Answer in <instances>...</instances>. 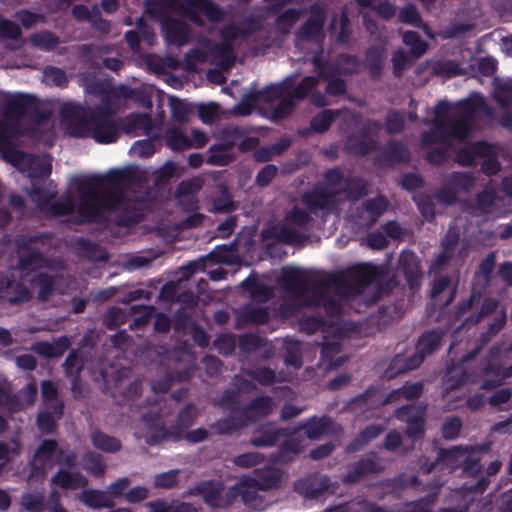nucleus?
Listing matches in <instances>:
<instances>
[{
    "instance_id": "17",
    "label": "nucleus",
    "mask_w": 512,
    "mask_h": 512,
    "mask_svg": "<svg viewBox=\"0 0 512 512\" xmlns=\"http://www.w3.org/2000/svg\"><path fill=\"white\" fill-rule=\"evenodd\" d=\"M330 479L321 474H313L306 478L298 480L295 485V491L305 499L319 500L323 498L330 488Z\"/></svg>"
},
{
    "instance_id": "63",
    "label": "nucleus",
    "mask_w": 512,
    "mask_h": 512,
    "mask_svg": "<svg viewBox=\"0 0 512 512\" xmlns=\"http://www.w3.org/2000/svg\"><path fill=\"white\" fill-rule=\"evenodd\" d=\"M423 391V385L420 382L405 384L400 389L393 391L389 397L388 401L393 397H403L405 399L411 400L418 398Z\"/></svg>"
},
{
    "instance_id": "2",
    "label": "nucleus",
    "mask_w": 512,
    "mask_h": 512,
    "mask_svg": "<svg viewBox=\"0 0 512 512\" xmlns=\"http://www.w3.org/2000/svg\"><path fill=\"white\" fill-rule=\"evenodd\" d=\"M377 276L376 267L370 264H358L322 277H316L298 267H284L280 280L293 299L283 302L280 312L285 316H293L300 307L323 306L328 313L337 315L342 310L339 299L361 294L362 289Z\"/></svg>"
},
{
    "instance_id": "27",
    "label": "nucleus",
    "mask_w": 512,
    "mask_h": 512,
    "mask_svg": "<svg viewBox=\"0 0 512 512\" xmlns=\"http://www.w3.org/2000/svg\"><path fill=\"white\" fill-rule=\"evenodd\" d=\"M68 347V339L66 337H60L53 343L38 341L32 345L31 350L39 356L50 359L61 357Z\"/></svg>"
},
{
    "instance_id": "48",
    "label": "nucleus",
    "mask_w": 512,
    "mask_h": 512,
    "mask_svg": "<svg viewBox=\"0 0 512 512\" xmlns=\"http://www.w3.org/2000/svg\"><path fill=\"white\" fill-rule=\"evenodd\" d=\"M399 20L402 23L409 24L418 28H423L426 34L429 35L428 27L423 23L415 5L408 4L404 6L399 12Z\"/></svg>"
},
{
    "instance_id": "1",
    "label": "nucleus",
    "mask_w": 512,
    "mask_h": 512,
    "mask_svg": "<svg viewBox=\"0 0 512 512\" xmlns=\"http://www.w3.org/2000/svg\"><path fill=\"white\" fill-rule=\"evenodd\" d=\"M78 203L70 196L56 199L55 194L39 187L27 191L37 208L52 216H63L77 210L82 219L109 221L127 226L142 219L140 205L143 195L128 187L124 173L110 172L106 176L78 177L75 179Z\"/></svg>"
},
{
    "instance_id": "38",
    "label": "nucleus",
    "mask_w": 512,
    "mask_h": 512,
    "mask_svg": "<svg viewBox=\"0 0 512 512\" xmlns=\"http://www.w3.org/2000/svg\"><path fill=\"white\" fill-rule=\"evenodd\" d=\"M302 230L287 220L277 231V237L286 244H301L307 239Z\"/></svg>"
},
{
    "instance_id": "5",
    "label": "nucleus",
    "mask_w": 512,
    "mask_h": 512,
    "mask_svg": "<svg viewBox=\"0 0 512 512\" xmlns=\"http://www.w3.org/2000/svg\"><path fill=\"white\" fill-rule=\"evenodd\" d=\"M62 116L68 133L78 138H93L98 143L115 142L120 130L108 110L102 107H83L67 104L62 108Z\"/></svg>"
},
{
    "instance_id": "45",
    "label": "nucleus",
    "mask_w": 512,
    "mask_h": 512,
    "mask_svg": "<svg viewBox=\"0 0 512 512\" xmlns=\"http://www.w3.org/2000/svg\"><path fill=\"white\" fill-rule=\"evenodd\" d=\"M233 488L237 490V497L240 496L246 506L254 509L263 507V499L254 487L234 485Z\"/></svg>"
},
{
    "instance_id": "6",
    "label": "nucleus",
    "mask_w": 512,
    "mask_h": 512,
    "mask_svg": "<svg viewBox=\"0 0 512 512\" xmlns=\"http://www.w3.org/2000/svg\"><path fill=\"white\" fill-rule=\"evenodd\" d=\"M220 405L228 415L211 425L219 435H229L245 428L270 416L276 408V402L270 396L255 397L248 404L241 406L238 394L234 391H226L220 399Z\"/></svg>"
},
{
    "instance_id": "57",
    "label": "nucleus",
    "mask_w": 512,
    "mask_h": 512,
    "mask_svg": "<svg viewBox=\"0 0 512 512\" xmlns=\"http://www.w3.org/2000/svg\"><path fill=\"white\" fill-rule=\"evenodd\" d=\"M385 50L383 47H371L366 51L365 61L373 74H378L382 68Z\"/></svg>"
},
{
    "instance_id": "59",
    "label": "nucleus",
    "mask_w": 512,
    "mask_h": 512,
    "mask_svg": "<svg viewBox=\"0 0 512 512\" xmlns=\"http://www.w3.org/2000/svg\"><path fill=\"white\" fill-rule=\"evenodd\" d=\"M365 208H367L368 212L370 213V220L371 221H378V219L384 214V212L388 208V202L387 200L382 197L378 196L372 199H368L362 204Z\"/></svg>"
},
{
    "instance_id": "64",
    "label": "nucleus",
    "mask_w": 512,
    "mask_h": 512,
    "mask_svg": "<svg viewBox=\"0 0 512 512\" xmlns=\"http://www.w3.org/2000/svg\"><path fill=\"white\" fill-rule=\"evenodd\" d=\"M31 41L35 46L43 50H51L55 48L59 43L58 37L49 31H44L33 35L31 37Z\"/></svg>"
},
{
    "instance_id": "26",
    "label": "nucleus",
    "mask_w": 512,
    "mask_h": 512,
    "mask_svg": "<svg viewBox=\"0 0 512 512\" xmlns=\"http://www.w3.org/2000/svg\"><path fill=\"white\" fill-rule=\"evenodd\" d=\"M89 438L93 447L102 452L114 454L122 449V443L118 438L108 435L98 428L91 430Z\"/></svg>"
},
{
    "instance_id": "32",
    "label": "nucleus",
    "mask_w": 512,
    "mask_h": 512,
    "mask_svg": "<svg viewBox=\"0 0 512 512\" xmlns=\"http://www.w3.org/2000/svg\"><path fill=\"white\" fill-rule=\"evenodd\" d=\"M483 374L486 376L494 377V379L486 380L482 383L483 389L491 390L501 385L504 379L512 376V365H510L509 367H502L501 365L488 362L483 367Z\"/></svg>"
},
{
    "instance_id": "14",
    "label": "nucleus",
    "mask_w": 512,
    "mask_h": 512,
    "mask_svg": "<svg viewBox=\"0 0 512 512\" xmlns=\"http://www.w3.org/2000/svg\"><path fill=\"white\" fill-rule=\"evenodd\" d=\"M308 19L296 32V39L302 42L317 40L320 38L326 20V10L323 5L314 3L309 8Z\"/></svg>"
},
{
    "instance_id": "53",
    "label": "nucleus",
    "mask_w": 512,
    "mask_h": 512,
    "mask_svg": "<svg viewBox=\"0 0 512 512\" xmlns=\"http://www.w3.org/2000/svg\"><path fill=\"white\" fill-rule=\"evenodd\" d=\"M241 316L245 322L254 324H264L269 319V313L266 308L254 307L252 305H246L242 310Z\"/></svg>"
},
{
    "instance_id": "37",
    "label": "nucleus",
    "mask_w": 512,
    "mask_h": 512,
    "mask_svg": "<svg viewBox=\"0 0 512 512\" xmlns=\"http://www.w3.org/2000/svg\"><path fill=\"white\" fill-rule=\"evenodd\" d=\"M304 12L305 10L298 8H288L283 11L280 15H278L275 21V27L277 31L282 34L290 33L292 27Z\"/></svg>"
},
{
    "instance_id": "55",
    "label": "nucleus",
    "mask_w": 512,
    "mask_h": 512,
    "mask_svg": "<svg viewBox=\"0 0 512 512\" xmlns=\"http://www.w3.org/2000/svg\"><path fill=\"white\" fill-rule=\"evenodd\" d=\"M244 374L253 378L259 384L263 386L272 385L276 380L275 371L269 367H259L256 369H248L244 371Z\"/></svg>"
},
{
    "instance_id": "52",
    "label": "nucleus",
    "mask_w": 512,
    "mask_h": 512,
    "mask_svg": "<svg viewBox=\"0 0 512 512\" xmlns=\"http://www.w3.org/2000/svg\"><path fill=\"white\" fill-rule=\"evenodd\" d=\"M180 469H172L153 477V485L156 488L172 489L179 483Z\"/></svg>"
},
{
    "instance_id": "19",
    "label": "nucleus",
    "mask_w": 512,
    "mask_h": 512,
    "mask_svg": "<svg viewBox=\"0 0 512 512\" xmlns=\"http://www.w3.org/2000/svg\"><path fill=\"white\" fill-rule=\"evenodd\" d=\"M441 340L442 333L439 331L424 333L418 341L416 354L407 360L405 369L412 370L419 367L427 356L440 347Z\"/></svg>"
},
{
    "instance_id": "39",
    "label": "nucleus",
    "mask_w": 512,
    "mask_h": 512,
    "mask_svg": "<svg viewBox=\"0 0 512 512\" xmlns=\"http://www.w3.org/2000/svg\"><path fill=\"white\" fill-rule=\"evenodd\" d=\"M45 501L43 492L30 491L21 495L19 504L27 512H44Z\"/></svg>"
},
{
    "instance_id": "3",
    "label": "nucleus",
    "mask_w": 512,
    "mask_h": 512,
    "mask_svg": "<svg viewBox=\"0 0 512 512\" xmlns=\"http://www.w3.org/2000/svg\"><path fill=\"white\" fill-rule=\"evenodd\" d=\"M486 107L485 98L472 92L466 99L451 104L443 100L434 108L432 129L421 134V142L431 145L437 142L449 145L451 140L464 141L478 111Z\"/></svg>"
},
{
    "instance_id": "40",
    "label": "nucleus",
    "mask_w": 512,
    "mask_h": 512,
    "mask_svg": "<svg viewBox=\"0 0 512 512\" xmlns=\"http://www.w3.org/2000/svg\"><path fill=\"white\" fill-rule=\"evenodd\" d=\"M493 85V97L495 101L505 108L512 106V81H500L495 78Z\"/></svg>"
},
{
    "instance_id": "50",
    "label": "nucleus",
    "mask_w": 512,
    "mask_h": 512,
    "mask_svg": "<svg viewBox=\"0 0 512 512\" xmlns=\"http://www.w3.org/2000/svg\"><path fill=\"white\" fill-rule=\"evenodd\" d=\"M447 182L458 192H469L474 187V177L466 172H453Z\"/></svg>"
},
{
    "instance_id": "7",
    "label": "nucleus",
    "mask_w": 512,
    "mask_h": 512,
    "mask_svg": "<svg viewBox=\"0 0 512 512\" xmlns=\"http://www.w3.org/2000/svg\"><path fill=\"white\" fill-rule=\"evenodd\" d=\"M326 188L305 193L303 204L311 211L332 210L336 204L358 200L367 194V184L360 178H345L340 169H330L325 173Z\"/></svg>"
},
{
    "instance_id": "56",
    "label": "nucleus",
    "mask_w": 512,
    "mask_h": 512,
    "mask_svg": "<svg viewBox=\"0 0 512 512\" xmlns=\"http://www.w3.org/2000/svg\"><path fill=\"white\" fill-rule=\"evenodd\" d=\"M300 342L294 339L284 341V350L286 352L285 362L294 367H301L302 359L300 355Z\"/></svg>"
},
{
    "instance_id": "42",
    "label": "nucleus",
    "mask_w": 512,
    "mask_h": 512,
    "mask_svg": "<svg viewBox=\"0 0 512 512\" xmlns=\"http://www.w3.org/2000/svg\"><path fill=\"white\" fill-rule=\"evenodd\" d=\"M235 209L236 205L232 200V196L228 189L225 186L220 185L219 195L212 199V208L210 211L214 213H230Z\"/></svg>"
},
{
    "instance_id": "11",
    "label": "nucleus",
    "mask_w": 512,
    "mask_h": 512,
    "mask_svg": "<svg viewBox=\"0 0 512 512\" xmlns=\"http://www.w3.org/2000/svg\"><path fill=\"white\" fill-rule=\"evenodd\" d=\"M195 493L211 508H226L237 498L235 488L225 486L219 481H202L195 487Z\"/></svg>"
},
{
    "instance_id": "31",
    "label": "nucleus",
    "mask_w": 512,
    "mask_h": 512,
    "mask_svg": "<svg viewBox=\"0 0 512 512\" xmlns=\"http://www.w3.org/2000/svg\"><path fill=\"white\" fill-rule=\"evenodd\" d=\"M58 448V443L54 439H44L38 448L36 449L31 465L34 469H42L44 468L53 458L56 450Z\"/></svg>"
},
{
    "instance_id": "35",
    "label": "nucleus",
    "mask_w": 512,
    "mask_h": 512,
    "mask_svg": "<svg viewBox=\"0 0 512 512\" xmlns=\"http://www.w3.org/2000/svg\"><path fill=\"white\" fill-rule=\"evenodd\" d=\"M82 468L94 477L104 475L107 465L101 454L89 450L82 455Z\"/></svg>"
},
{
    "instance_id": "13",
    "label": "nucleus",
    "mask_w": 512,
    "mask_h": 512,
    "mask_svg": "<svg viewBox=\"0 0 512 512\" xmlns=\"http://www.w3.org/2000/svg\"><path fill=\"white\" fill-rule=\"evenodd\" d=\"M204 180L196 176L182 180L175 190L176 205L184 212H194L199 209L197 195L202 189Z\"/></svg>"
},
{
    "instance_id": "21",
    "label": "nucleus",
    "mask_w": 512,
    "mask_h": 512,
    "mask_svg": "<svg viewBox=\"0 0 512 512\" xmlns=\"http://www.w3.org/2000/svg\"><path fill=\"white\" fill-rule=\"evenodd\" d=\"M292 433L291 430L286 428L263 426L254 432L250 443L255 447H272L280 438L289 436Z\"/></svg>"
},
{
    "instance_id": "20",
    "label": "nucleus",
    "mask_w": 512,
    "mask_h": 512,
    "mask_svg": "<svg viewBox=\"0 0 512 512\" xmlns=\"http://www.w3.org/2000/svg\"><path fill=\"white\" fill-rule=\"evenodd\" d=\"M398 269L405 275L411 289L418 285L421 275L420 262L417 255L411 251H403L398 260Z\"/></svg>"
},
{
    "instance_id": "33",
    "label": "nucleus",
    "mask_w": 512,
    "mask_h": 512,
    "mask_svg": "<svg viewBox=\"0 0 512 512\" xmlns=\"http://www.w3.org/2000/svg\"><path fill=\"white\" fill-rule=\"evenodd\" d=\"M506 323V313L502 311V313L497 316L493 322L489 325L488 330L481 335V344L473 349L471 352L466 354L463 358V362H469L481 351L483 346L487 344L505 325Z\"/></svg>"
},
{
    "instance_id": "4",
    "label": "nucleus",
    "mask_w": 512,
    "mask_h": 512,
    "mask_svg": "<svg viewBox=\"0 0 512 512\" xmlns=\"http://www.w3.org/2000/svg\"><path fill=\"white\" fill-rule=\"evenodd\" d=\"M24 107L18 101H11L0 118V151L2 157L29 178H45L51 173V158L48 155L26 154L12 146V140L21 135L20 119Z\"/></svg>"
},
{
    "instance_id": "47",
    "label": "nucleus",
    "mask_w": 512,
    "mask_h": 512,
    "mask_svg": "<svg viewBox=\"0 0 512 512\" xmlns=\"http://www.w3.org/2000/svg\"><path fill=\"white\" fill-rule=\"evenodd\" d=\"M480 449L477 446H468L467 457L463 462V473L474 476L482 470L481 459L479 455Z\"/></svg>"
},
{
    "instance_id": "43",
    "label": "nucleus",
    "mask_w": 512,
    "mask_h": 512,
    "mask_svg": "<svg viewBox=\"0 0 512 512\" xmlns=\"http://www.w3.org/2000/svg\"><path fill=\"white\" fill-rule=\"evenodd\" d=\"M304 447V439L301 436H291L280 445L279 454L283 460L290 461L301 453Z\"/></svg>"
},
{
    "instance_id": "23",
    "label": "nucleus",
    "mask_w": 512,
    "mask_h": 512,
    "mask_svg": "<svg viewBox=\"0 0 512 512\" xmlns=\"http://www.w3.org/2000/svg\"><path fill=\"white\" fill-rule=\"evenodd\" d=\"M51 484L65 490H77L88 485V479L81 472L59 469L50 479Z\"/></svg>"
},
{
    "instance_id": "12",
    "label": "nucleus",
    "mask_w": 512,
    "mask_h": 512,
    "mask_svg": "<svg viewBox=\"0 0 512 512\" xmlns=\"http://www.w3.org/2000/svg\"><path fill=\"white\" fill-rule=\"evenodd\" d=\"M162 2L176 10L179 15L189 17L193 22L198 23L197 13H203L211 22H218L222 19V11L211 1L207 0H163Z\"/></svg>"
},
{
    "instance_id": "54",
    "label": "nucleus",
    "mask_w": 512,
    "mask_h": 512,
    "mask_svg": "<svg viewBox=\"0 0 512 512\" xmlns=\"http://www.w3.org/2000/svg\"><path fill=\"white\" fill-rule=\"evenodd\" d=\"M126 320V311L119 307L109 308L103 318V322L109 330H116L120 325L124 324Z\"/></svg>"
},
{
    "instance_id": "15",
    "label": "nucleus",
    "mask_w": 512,
    "mask_h": 512,
    "mask_svg": "<svg viewBox=\"0 0 512 512\" xmlns=\"http://www.w3.org/2000/svg\"><path fill=\"white\" fill-rule=\"evenodd\" d=\"M468 446H452L450 448H441L437 452L435 461L425 468L430 473L436 467L441 470H448L450 473L462 467L465 457H467Z\"/></svg>"
},
{
    "instance_id": "44",
    "label": "nucleus",
    "mask_w": 512,
    "mask_h": 512,
    "mask_svg": "<svg viewBox=\"0 0 512 512\" xmlns=\"http://www.w3.org/2000/svg\"><path fill=\"white\" fill-rule=\"evenodd\" d=\"M341 110L326 109L314 116L311 120V129L317 133L326 132L334 119L341 114Z\"/></svg>"
},
{
    "instance_id": "10",
    "label": "nucleus",
    "mask_w": 512,
    "mask_h": 512,
    "mask_svg": "<svg viewBox=\"0 0 512 512\" xmlns=\"http://www.w3.org/2000/svg\"><path fill=\"white\" fill-rule=\"evenodd\" d=\"M42 237L40 235L35 236H22L17 239V247L19 253L18 268L21 271H27L29 269H40V268H53L52 261L41 253L37 248L33 247L32 244L38 242Z\"/></svg>"
},
{
    "instance_id": "16",
    "label": "nucleus",
    "mask_w": 512,
    "mask_h": 512,
    "mask_svg": "<svg viewBox=\"0 0 512 512\" xmlns=\"http://www.w3.org/2000/svg\"><path fill=\"white\" fill-rule=\"evenodd\" d=\"M383 470L380 458L376 453H369L348 466L346 475L342 478L345 484H354L370 474H378Z\"/></svg>"
},
{
    "instance_id": "22",
    "label": "nucleus",
    "mask_w": 512,
    "mask_h": 512,
    "mask_svg": "<svg viewBox=\"0 0 512 512\" xmlns=\"http://www.w3.org/2000/svg\"><path fill=\"white\" fill-rule=\"evenodd\" d=\"M497 195L494 190L486 189L477 194L475 203L464 204V211L471 216L482 217L492 213Z\"/></svg>"
},
{
    "instance_id": "41",
    "label": "nucleus",
    "mask_w": 512,
    "mask_h": 512,
    "mask_svg": "<svg viewBox=\"0 0 512 512\" xmlns=\"http://www.w3.org/2000/svg\"><path fill=\"white\" fill-rule=\"evenodd\" d=\"M167 145L172 150H185L193 147L192 141L180 128L170 127L165 134Z\"/></svg>"
},
{
    "instance_id": "60",
    "label": "nucleus",
    "mask_w": 512,
    "mask_h": 512,
    "mask_svg": "<svg viewBox=\"0 0 512 512\" xmlns=\"http://www.w3.org/2000/svg\"><path fill=\"white\" fill-rule=\"evenodd\" d=\"M43 75L48 84L64 88L68 85V78L61 68L48 66L44 69Z\"/></svg>"
},
{
    "instance_id": "58",
    "label": "nucleus",
    "mask_w": 512,
    "mask_h": 512,
    "mask_svg": "<svg viewBox=\"0 0 512 512\" xmlns=\"http://www.w3.org/2000/svg\"><path fill=\"white\" fill-rule=\"evenodd\" d=\"M384 154L394 162L407 161L409 159L408 148L397 141H390L384 149Z\"/></svg>"
},
{
    "instance_id": "9",
    "label": "nucleus",
    "mask_w": 512,
    "mask_h": 512,
    "mask_svg": "<svg viewBox=\"0 0 512 512\" xmlns=\"http://www.w3.org/2000/svg\"><path fill=\"white\" fill-rule=\"evenodd\" d=\"M162 1H148L147 12L160 20L168 44L178 47L186 45L191 38L190 26L185 21L169 17L170 13H179Z\"/></svg>"
},
{
    "instance_id": "46",
    "label": "nucleus",
    "mask_w": 512,
    "mask_h": 512,
    "mask_svg": "<svg viewBox=\"0 0 512 512\" xmlns=\"http://www.w3.org/2000/svg\"><path fill=\"white\" fill-rule=\"evenodd\" d=\"M402 40L410 47V52L415 58L423 56L427 51L428 45L421 39L418 32L406 31L402 35Z\"/></svg>"
},
{
    "instance_id": "8",
    "label": "nucleus",
    "mask_w": 512,
    "mask_h": 512,
    "mask_svg": "<svg viewBox=\"0 0 512 512\" xmlns=\"http://www.w3.org/2000/svg\"><path fill=\"white\" fill-rule=\"evenodd\" d=\"M171 412L172 409L167 402H163L142 414L143 422L152 431L150 444L165 440H181L186 430L198 417L197 407L187 404L179 411L176 423L166 428L163 421Z\"/></svg>"
},
{
    "instance_id": "24",
    "label": "nucleus",
    "mask_w": 512,
    "mask_h": 512,
    "mask_svg": "<svg viewBox=\"0 0 512 512\" xmlns=\"http://www.w3.org/2000/svg\"><path fill=\"white\" fill-rule=\"evenodd\" d=\"M333 424L329 417L310 418L301 421L294 432L305 430V435L310 440H318L328 432V429Z\"/></svg>"
},
{
    "instance_id": "61",
    "label": "nucleus",
    "mask_w": 512,
    "mask_h": 512,
    "mask_svg": "<svg viewBox=\"0 0 512 512\" xmlns=\"http://www.w3.org/2000/svg\"><path fill=\"white\" fill-rule=\"evenodd\" d=\"M125 371L117 372L116 384H115V392L113 396H116L117 393L123 395L124 397H131L134 394H137L140 389V382L134 381L129 384L127 388L125 385L126 378Z\"/></svg>"
},
{
    "instance_id": "18",
    "label": "nucleus",
    "mask_w": 512,
    "mask_h": 512,
    "mask_svg": "<svg viewBox=\"0 0 512 512\" xmlns=\"http://www.w3.org/2000/svg\"><path fill=\"white\" fill-rule=\"evenodd\" d=\"M288 87L289 85L285 81L283 83L267 86L263 90L251 92L246 96L247 107L245 111L241 112V114H249L253 106L262 104H269L271 106L274 105L283 96H286V94H288Z\"/></svg>"
},
{
    "instance_id": "34",
    "label": "nucleus",
    "mask_w": 512,
    "mask_h": 512,
    "mask_svg": "<svg viewBox=\"0 0 512 512\" xmlns=\"http://www.w3.org/2000/svg\"><path fill=\"white\" fill-rule=\"evenodd\" d=\"M491 152V147L484 142L472 144L457 153L456 161L462 166H470L474 163L475 156H486Z\"/></svg>"
},
{
    "instance_id": "62",
    "label": "nucleus",
    "mask_w": 512,
    "mask_h": 512,
    "mask_svg": "<svg viewBox=\"0 0 512 512\" xmlns=\"http://www.w3.org/2000/svg\"><path fill=\"white\" fill-rule=\"evenodd\" d=\"M57 421L49 410H41L37 415L36 424L42 434H52L57 428Z\"/></svg>"
},
{
    "instance_id": "51",
    "label": "nucleus",
    "mask_w": 512,
    "mask_h": 512,
    "mask_svg": "<svg viewBox=\"0 0 512 512\" xmlns=\"http://www.w3.org/2000/svg\"><path fill=\"white\" fill-rule=\"evenodd\" d=\"M468 382V376L463 372L462 367H456L448 370L447 374L443 379L444 390L449 392L458 389L463 384Z\"/></svg>"
},
{
    "instance_id": "49",
    "label": "nucleus",
    "mask_w": 512,
    "mask_h": 512,
    "mask_svg": "<svg viewBox=\"0 0 512 512\" xmlns=\"http://www.w3.org/2000/svg\"><path fill=\"white\" fill-rule=\"evenodd\" d=\"M63 368L65 374L71 379L80 377V374L84 368V360L76 350H72L66 357Z\"/></svg>"
},
{
    "instance_id": "25",
    "label": "nucleus",
    "mask_w": 512,
    "mask_h": 512,
    "mask_svg": "<svg viewBox=\"0 0 512 512\" xmlns=\"http://www.w3.org/2000/svg\"><path fill=\"white\" fill-rule=\"evenodd\" d=\"M63 279V274L55 273H39L36 278L30 279L31 284L37 286V298L40 301H47L56 290V285L59 280Z\"/></svg>"
},
{
    "instance_id": "29",
    "label": "nucleus",
    "mask_w": 512,
    "mask_h": 512,
    "mask_svg": "<svg viewBox=\"0 0 512 512\" xmlns=\"http://www.w3.org/2000/svg\"><path fill=\"white\" fill-rule=\"evenodd\" d=\"M376 146V140L365 133L350 135L345 141V149L355 155H365Z\"/></svg>"
},
{
    "instance_id": "36",
    "label": "nucleus",
    "mask_w": 512,
    "mask_h": 512,
    "mask_svg": "<svg viewBox=\"0 0 512 512\" xmlns=\"http://www.w3.org/2000/svg\"><path fill=\"white\" fill-rule=\"evenodd\" d=\"M383 432V428L380 425L372 424L367 426L358 437L346 447L347 453H355L360 450L363 446L368 444L371 440L380 436Z\"/></svg>"
},
{
    "instance_id": "28",
    "label": "nucleus",
    "mask_w": 512,
    "mask_h": 512,
    "mask_svg": "<svg viewBox=\"0 0 512 512\" xmlns=\"http://www.w3.org/2000/svg\"><path fill=\"white\" fill-rule=\"evenodd\" d=\"M78 499L84 505L93 509L111 508L114 501L107 492L96 489H83L78 495Z\"/></svg>"
},
{
    "instance_id": "30",
    "label": "nucleus",
    "mask_w": 512,
    "mask_h": 512,
    "mask_svg": "<svg viewBox=\"0 0 512 512\" xmlns=\"http://www.w3.org/2000/svg\"><path fill=\"white\" fill-rule=\"evenodd\" d=\"M245 135V131L235 125H226L218 131V142L212 145L215 149H232L236 142Z\"/></svg>"
}]
</instances>
